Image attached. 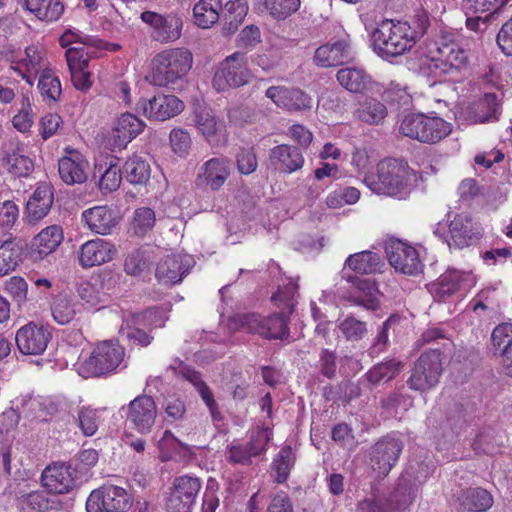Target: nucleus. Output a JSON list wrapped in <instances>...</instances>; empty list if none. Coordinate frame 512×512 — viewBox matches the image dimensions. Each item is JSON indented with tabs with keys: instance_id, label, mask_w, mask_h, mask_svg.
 Listing matches in <instances>:
<instances>
[{
	"instance_id": "4c0bfd02",
	"label": "nucleus",
	"mask_w": 512,
	"mask_h": 512,
	"mask_svg": "<svg viewBox=\"0 0 512 512\" xmlns=\"http://www.w3.org/2000/svg\"><path fill=\"white\" fill-rule=\"evenodd\" d=\"M82 219L91 231L101 235L109 234L116 225L113 211L107 206H96L85 210L82 213Z\"/></svg>"
},
{
	"instance_id": "4468645a",
	"label": "nucleus",
	"mask_w": 512,
	"mask_h": 512,
	"mask_svg": "<svg viewBox=\"0 0 512 512\" xmlns=\"http://www.w3.org/2000/svg\"><path fill=\"white\" fill-rule=\"evenodd\" d=\"M126 421L140 434L151 432L157 418V406L151 396L140 395L126 408Z\"/></svg>"
},
{
	"instance_id": "ddd939ff",
	"label": "nucleus",
	"mask_w": 512,
	"mask_h": 512,
	"mask_svg": "<svg viewBox=\"0 0 512 512\" xmlns=\"http://www.w3.org/2000/svg\"><path fill=\"white\" fill-rule=\"evenodd\" d=\"M200 489L201 482L197 477L183 475L175 478L166 501L167 512H190Z\"/></svg>"
},
{
	"instance_id": "72a5a7b5",
	"label": "nucleus",
	"mask_w": 512,
	"mask_h": 512,
	"mask_svg": "<svg viewBox=\"0 0 512 512\" xmlns=\"http://www.w3.org/2000/svg\"><path fill=\"white\" fill-rule=\"evenodd\" d=\"M468 277L465 272L448 270L436 282L429 284V292L435 300L444 302L462 287Z\"/></svg>"
},
{
	"instance_id": "79ce46f5",
	"label": "nucleus",
	"mask_w": 512,
	"mask_h": 512,
	"mask_svg": "<svg viewBox=\"0 0 512 512\" xmlns=\"http://www.w3.org/2000/svg\"><path fill=\"white\" fill-rule=\"evenodd\" d=\"M345 265L357 273L372 274L380 271L384 263L377 253L362 251L350 255L346 259Z\"/></svg>"
},
{
	"instance_id": "e433bc0d",
	"label": "nucleus",
	"mask_w": 512,
	"mask_h": 512,
	"mask_svg": "<svg viewBox=\"0 0 512 512\" xmlns=\"http://www.w3.org/2000/svg\"><path fill=\"white\" fill-rule=\"evenodd\" d=\"M404 368V363L395 358L379 362L371 367L363 376L370 389L381 383L394 379Z\"/></svg>"
},
{
	"instance_id": "0eeeda50",
	"label": "nucleus",
	"mask_w": 512,
	"mask_h": 512,
	"mask_svg": "<svg viewBox=\"0 0 512 512\" xmlns=\"http://www.w3.org/2000/svg\"><path fill=\"white\" fill-rule=\"evenodd\" d=\"M451 131V123L443 118L437 116L430 117L421 113H411L404 116L399 127V132L402 135L428 144L441 141Z\"/></svg>"
},
{
	"instance_id": "7ed1b4c3",
	"label": "nucleus",
	"mask_w": 512,
	"mask_h": 512,
	"mask_svg": "<svg viewBox=\"0 0 512 512\" xmlns=\"http://www.w3.org/2000/svg\"><path fill=\"white\" fill-rule=\"evenodd\" d=\"M414 171L400 159L386 158L377 166V177L366 176L364 183L374 193L405 198L411 191Z\"/></svg>"
},
{
	"instance_id": "f704fd0d",
	"label": "nucleus",
	"mask_w": 512,
	"mask_h": 512,
	"mask_svg": "<svg viewBox=\"0 0 512 512\" xmlns=\"http://www.w3.org/2000/svg\"><path fill=\"white\" fill-rule=\"evenodd\" d=\"M419 486L409 474H402L388 499H385L392 510H406L416 499Z\"/></svg>"
},
{
	"instance_id": "052dcab7",
	"label": "nucleus",
	"mask_w": 512,
	"mask_h": 512,
	"mask_svg": "<svg viewBox=\"0 0 512 512\" xmlns=\"http://www.w3.org/2000/svg\"><path fill=\"white\" fill-rule=\"evenodd\" d=\"M122 176V169L117 163L111 161L99 180L100 190L103 193L116 191L120 187Z\"/></svg>"
},
{
	"instance_id": "6e6552de",
	"label": "nucleus",
	"mask_w": 512,
	"mask_h": 512,
	"mask_svg": "<svg viewBox=\"0 0 512 512\" xmlns=\"http://www.w3.org/2000/svg\"><path fill=\"white\" fill-rule=\"evenodd\" d=\"M247 63V57L243 52L238 51L226 57L215 71L213 87L218 92H223L247 84L251 77Z\"/></svg>"
},
{
	"instance_id": "8fccbe9b",
	"label": "nucleus",
	"mask_w": 512,
	"mask_h": 512,
	"mask_svg": "<svg viewBox=\"0 0 512 512\" xmlns=\"http://www.w3.org/2000/svg\"><path fill=\"white\" fill-rule=\"evenodd\" d=\"M357 289L359 294L351 296V301L368 310H376L379 306V301L375 284L368 279H360L357 282Z\"/></svg>"
},
{
	"instance_id": "7c9ffc66",
	"label": "nucleus",
	"mask_w": 512,
	"mask_h": 512,
	"mask_svg": "<svg viewBox=\"0 0 512 512\" xmlns=\"http://www.w3.org/2000/svg\"><path fill=\"white\" fill-rule=\"evenodd\" d=\"M449 233L451 238V242L448 241L449 246L454 245L458 248L469 246L480 235V231L473 222V219L466 214H458L451 220Z\"/></svg>"
},
{
	"instance_id": "c03bdc74",
	"label": "nucleus",
	"mask_w": 512,
	"mask_h": 512,
	"mask_svg": "<svg viewBox=\"0 0 512 512\" xmlns=\"http://www.w3.org/2000/svg\"><path fill=\"white\" fill-rule=\"evenodd\" d=\"M122 171L125 179L133 185H145L151 175L149 163L139 156L128 158L122 167Z\"/></svg>"
},
{
	"instance_id": "a19ab883",
	"label": "nucleus",
	"mask_w": 512,
	"mask_h": 512,
	"mask_svg": "<svg viewBox=\"0 0 512 512\" xmlns=\"http://www.w3.org/2000/svg\"><path fill=\"white\" fill-rule=\"evenodd\" d=\"M336 77L339 84L352 93H363L371 86V77L360 68L340 69Z\"/></svg>"
},
{
	"instance_id": "423d86ee",
	"label": "nucleus",
	"mask_w": 512,
	"mask_h": 512,
	"mask_svg": "<svg viewBox=\"0 0 512 512\" xmlns=\"http://www.w3.org/2000/svg\"><path fill=\"white\" fill-rule=\"evenodd\" d=\"M290 314L280 310L269 316L257 313L239 314L235 320L238 327L251 334H256L266 340H287L290 336Z\"/></svg>"
},
{
	"instance_id": "f03ea898",
	"label": "nucleus",
	"mask_w": 512,
	"mask_h": 512,
	"mask_svg": "<svg viewBox=\"0 0 512 512\" xmlns=\"http://www.w3.org/2000/svg\"><path fill=\"white\" fill-rule=\"evenodd\" d=\"M192 63V53L185 48L163 50L152 59V71L147 79L152 85L176 89L182 86Z\"/></svg>"
},
{
	"instance_id": "1a4fd4ad",
	"label": "nucleus",
	"mask_w": 512,
	"mask_h": 512,
	"mask_svg": "<svg viewBox=\"0 0 512 512\" xmlns=\"http://www.w3.org/2000/svg\"><path fill=\"white\" fill-rule=\"evenodd\" d=\"M133 504V497L124 488L103 485L94 490L86 501L87 512H127Z\"/></svg>"
},
{
	"instance_id": "58836bf2",
	"label": "nucleus",
	"mask_w": 512,
	"mask_h": 512,
	"mask_svg": "<svg viewBox=\"0 0 512 512\" xmlns=\"http://www.w3.org/2000/svg\"><path fill=\"white\" fill-rule=\"evenodd\" d=\"M220 11L223 21L222 33L229 36L234 34L244 21L248 13V3L246 0H231Z\"/></svg>"
},
{
	"instance_id": "37998d69",
	"label": "nucleus",
	"mask_w": 512,
	"mask_h": 512,
	"mask_svg": "<svg viewBox=\"0 0 512 512\" xmlns=\"http://www.w3.org/2000/svg\"><path fill=\"white\" fill-rule=\"evenodd\" d=\"M24 6L39 20L56 21L64 11V5L60 0H24Z\"/></svg>"
},
{
	"instance_id": "0e129e2a",
	"label": "nucleus",
	"mask_w": 512,
	"mask_h": 512,
	"mask_svg": "<svg viewBox=\"0 0 512 512\" xmlns=\"http://www.w3.org/2000/svg\"><path fill=\"white\" fill-rule=\"evenodd\" d=\"M77 294L82 301V305L87 308H94L103 302L104 294L90 282H83L77 286Z\"/></svg>"
},
{
	"instance_id": "603ef678",
	"label": "nucleus",
	"mask_w": 512,
	"mask_h": 512,
	"mask_svg": "<svg viewBox=\"0 0 512 512\" xmlns=\"http://www.w3.org/2000/svg\"><path fill=\"white\" fill-rule=\"evenodd\" d=\"M38 89L46 99L53 102L60 100L62 94L61 83L51 70H43L39 77Z\"/></svg>"
},
{
	"instance_id": "6e6d98bb",
	"label": "nucleus",
	"mask_w": 512,
	"mask_h": 512,
	"mask_svg": "<svg viewBox=\"0 0 512 512\" xmlns=\"http://www.w3.org/2000/svg\"><path fill=\"white\" fill-rule=\"evenodd\" d=\"M21 66H24L28 73L37 74L45 66L42 51L35 46L27 47L25 58L21 59L18 66L14 68L21 74L22 78L26 79V75L21 71Z\"/></svg>"
},
{
	"instance_id": "bf43d9fd",
	"label": "nucleus",
	"mask_w": 512,
	"mask_h": 512,
	"mask_svg": "<svg viewBox=\"0 0 512 512\" xmlns=\"http://www.w3.org/2000/svg\"><path fill=\"white\" fill-rule=\"evenodd\" d=\"M149 262L150 258L146 250L134 249L127 255L124 269L127 274L138 276L148 268Z\"/></svg>"
},
{
	"instance_id": "dca6fc26",
	"label": "nucleus",
	"mask_w": 512,
	"mask_h": 512,
	"mask_svg": "<svg viewBox=\"0 0 512 512\" xmlns=\"http://www.w3.org/2000/svg\"><path fill=\"white\" fill-rule=\"evenodd\" d=\"M387 259L396 271L415 275L422 270V263L417 250L400 240L391 241L385 247Z\"/></svg>"
},
{
	"instance_id": "4d7b16f0",
	"label": "nucleus",
	"mask_w": 512,
	"mask_h": 512,
	"mask_svg": "<svg viewBox=\"0 0 512 512\" xmlns=\"http://www.w3.org/2000/svg\"><path fill=\"white\" fill-rule=\"evenodd\" d=\"M347 341H360L367 334L366 322L360 321L354 316H347L338 326Z\"/></svg>"
},
{
	"instance_id": "f257e3e1",
	"label": "nucleus",
	"mask_w": 512,
	"mask_h": 512,
	"mask_svg": "<svg viewBox=\"0 0 512 512\" xmlns=\"http://www.w3.org/2000/svg\"><path fill=\"white\" fill-rule=\"evenodd\" d=\"M425 12L418 13L413 22L385 20L373 31L374 51L385 60H392L409 52L429 27Z\"/></svg>"
},
{
	"instance_id": "9b49d317",
	"label": "nucleus",
	"mask_w": 512,
	"mask_h": 512,
	"mask_svg": "<svg viewBox=\"0 0 512 512\" xmlns=\"http://www.w3.org/2000/svg\"><path fill=\"white\" fill-rule=\"evenodd\" d=\"M140 18L151 27L152 38L160 43L174 42L181 37L183 21L176 13L144 11Z\"/></svg>"
},
{
	"instance_id": "cd10ccee",
	"label": "nucleus",
	"mask_w": 512,
	"mask_h": 512,
	"mask_svg": "<svg viewBox=\"0 0 512 512\" xmlns=\"http://www.w3.org/2000/svg\"><path fill=\"white\" fill-rule=\"evenodd\" d=\"M116 254L113 244L104 239H94L85 242L80 248V264L87 268L111 261Z\"/></svg>"
},
{
	"instance_id": "412c9836",
	"label": "nucleus",
	"mask_w": 512,
	"mask_h": 512,
	"mask_svg": "<svg viewBox=\"0 0 512 512\" xmlns=\"http://www.w3.org/2000/svg\"><path fill=\"white\" fill-rule=\"evenodd\" d=\"M269 441L267 430H256L245 444H232L228 447L227 460L234 464L250 465L252 458L266 451Z\"/></svg>"
},
{
	"instance_id": "f8f14e48",
	"label": "nucleus",
	"mask_w": 512,
	"mask_h": 512,
	"mask_svg": "<svg viewBox=\"0 0 512 512\" xmlns=\"http://www.w3.org/2000/svg\"><path fill=\"white\" fill-rule=\"evenodd\" d=\"M163 326L160 311L150 309L142 314L134 315L130 322L123 325L119 331L121 337L127 339L133 345L147 346L153 339L144 328Z\"/></svg>"
},
{
	"instance_id": "473e14b6",
	"label": "nucleus",
	"mask_w": 512,
	"mask_h": 512,
	"mask_svg": "<svg viewBox=\"0 0 512 512\" xmlns=\"http://www.w3.org/2000/svg\"><path fill=\"white\" fill-rule=\"evenodd\" d=\"M63 231L58 225L41 230L31 241V253L35 260H41L53 253L63 241Z\"/></svg>"
},
{
	"instance_id": "6ab92c4d",
	"label": "nucleus",
	"mask_w": 512,
	"mask_h": 512,
	"mask_svg": "<svg viewBox=\"0 0 512 512\" xmlns=\"http://www.w3.org/2000/svg\"><path fill=\"white\" fill-rule=\"evenodd\" d=\"M231 172V161L225 157H214L199 168L195 184L218 191L226 182Z\"/></svg>"
},
{
	"instance_id": "e2e57ef3",
	"label": "nucleus",
	"mask_w": 512,
	"mask_h": 512,
	"mask_svg": "<svg viewBox=\"0 0 512 512\" xmlns=\"http://www.w3.org/2000/svg\"><path fill=\"white\" fill-rule=\"evenodd\" d=\"M400 317L397 315H391L386 321L383 322L381 325L378 334L376 336V339L373 343V345L370 348L371 354H379L383 352L387 345H388V335L389 331L392 329L395 330V326L399 324Z\"/></svg>"
},
{
	"instance_id": "f3484780",
	"label": "nucleus",
	"mask_w": 512,
	"mask_h": 512,
	"mask_svg": "<svg viewBox=\"0 0 512 512\" xmlns=\"http://www.w3.org/2000/svg\"><path fill=\"white\" fill-rule=\"evenodd\" d=\"M50 340V331L44 326L33 322L22 326L15 335L17 348L24 355L42 354Z\"/></svg>"
},
{
	"instance_id": "338daca9",
	"label": "nucleus",
	"mask_w": 512,
	"mask_h": 512,
	"mask_svg": "<svg viewBox=\"0 0 512 512\" xmlns=\"http://www.w3.org/2000/svg\"><path fill=\"white\" fill-rule=\"evenodd\" d=\"M170 144L172 151L179 157H185L188 155L192 140L190 134L183 129H173L170 132Z\"/></svg>"
},
{
	"instance_id": "de8ad7c7",
	"label": "nucleus",
	"mask_w": 512,
	"mask_h": 512,
	"mask_svg": "<svg viewBox=\"0 0 512 512\" xmlns=\"http://www.w3.org/2000/svg\"><path fill=\"white\" fill-rule=\"evenodd\" d=\"M222 4L220 0H200L193 9L195 23L202 28H209L220 18Z\"/></svg>"
},
{
	"instance_id": "3c124183",
	"label": "nucleus",
	"mask_w": 512,
	"mask_h": 512,
	"mask_svg": "<svg viewBox=\"0 0 512 512\" xmlns=\"http://www.w3.org/2000/svg\"><path fill=\"white\" fill-rule=\"evenodd\" d=\"M491 350L495 356L502 355L512 345V324L502 323L491 334Z\"/></svg>"
},
{
	"instance_id": "393cba45",
	"label": "nucleus",
	"mask_w": 512,
	"mask_h": 512,
	"mask_svg": "<svg viewBox=\"0 0 512 512\" xmlns=\"http://www.w3.org/2000/svg\"><path fill=\"white\" fill-rule=\"evenodd\" d=\"M265 95L278 107L289 111H299L311 108V97L298 88L272 86L266 90Z\"/></svg>"
},
{
	"instance_id": "5fc2aeb1",
	"label": "nucleus",
	"mask_w": 512,
	"mask_h": 512,
	"mask_svg": "<svg viewBox=\"0 0 512 512\" xmlns=\"http://www.w3.org/2000/svg\"><path fill=\"white\" fill-rule=\"evenodd\" d=\"M263 5L274 19L284 20L299 9L300 0H263Z\"/></svg>"
},
{
	"instance_id": "774afa93",
	"label": "nucleus",
	"mask_w": 512,
	"mask_h": 512,
	"mask_svg": "<svg viewBox=\"0 0 512 512\" xmlns=\"http://www.w3.org/2000/svg\"><path fill=\"white\" fill-rule=\"evenodd\" d=\"M155 223V213L148 207H142L135 211L133 227L137 235H144Z\"/></svg>"
},
{
	"instance_id": "a878e982",
	"label": "nucleus",
	"mask_w": 512,
	"mask_h": 512,
	"mask_svg": "<svg viewBox=\"0 0 512 512\" xmlns=\"http://www.w3.org/2000/svg\"><path fill=\"white\" fill-rule=\"evenodd\" d=\"M54 201L53 187L47 182L39 183L26 204V219L35 224L49 213Z\"/></svg>"
},
{
	"instance_id": "c9c22d12",
	"label": "nucleus",
	"mask_w": 512,
	"mask_h": 512,
	"mask_svg": "<svg viewBox=\"0 0 512 512\" xmlns=\"http://www.w3.org/2000/svg\"><path fill=\"white\" fill-rule=\"evenodd\" d=\"M25 243L17 237L0 239V277L14 271L22 262Z\"/></svg>"
},
{
	"instance_id": "2f4dec72",
	"label": "nucleus",
	"mask_w": 512,
	"mask_h": 512,
	"mask_svg": "<svg viewBox=\"0 0 512 512\" xmlns=\"http://www.w3.org/2000/svg\"><path fill=\"white\" fill-rule=\"evenodd\" d=\"M189 268L190 262L186 257L168 255L158 263L156 277L163 284L174 285L182 281Z\"/></svg>"
},
{
	"instance_id": "680f3d73",
	"label": "nucleus",
	"mask_w": 512,
	"mask_h": 512,
	"mask_svg": "<svg viewBox=\"0 0 512 512\" xmlns=\"http://www.w3.org/2000/svg\"><path fill=\"white\" fill-rule=\"evenodd\" d=\"M78 425L84 436H93L98 430V411L90 407H82L78 411Z\"/></svg>"
},
{
	"instance_id": "20e7f679",
	"label": "nucleus",
	"mask_w": 512,
	"mask_h": 512,
	"mask_svg": "<svg viewBox=\"0 0 512 512\" xmlns=\"http://www.w3.org/2000/svg\"><path fill=\"white\" fill-rule=\"evenodd\" d=\"M451 346V341L445 339L441 347L430 348L423 352L410 370V376L406 381L407 386L421 394L435 388L440 381L446 353L450 351Z\"/></svg>"
},
{
	"instance_id": "864d4df0",
	"label": "nucleus",
	"mask_w": 512,
	"mask_h": 512,
	"mask_svg": "<svg viewBox=\"0 0 512 512\" xmlns=\"http://www.w3.org/2000/svg\"><path fill=\"white\" fill-rule=\"evenodd\" d=\"M295 462V457L290 446L281 448L273 461V470L276 473L275 480L284 483L289 476L290 470Z\"/></svg>"
},
{
	"instance_id": "c85d7f7f",
	"label": "nucleus",
	"mask_w": 512,
	"mask_h": 512,
	"mask_svg": "<svg viewBox=\"0 0 512 512\" xmlns=\"http://www.w3.org/2000/svg\"><path fill=\"white\" fill-rule=\"evenodd\" d=\"M88 162L77 151H69L68 156L58 162L59 176L67 185L81 184L87 180Z\"/></svg>"
},
{
	"instance_id": "aec40b11",
	"label": "nucleus",
	"mask_w": 512,
	"mask_h": 512,
	"mask_svg": "<svg viewBox=\"0 0 512 512\" xmlns=\"http://www.w3.org/2000/svg\"><path fill=\"white\" fill-rule=\"evenodd\" d=\"M468 63V52L456 42H443L437 47V55L431 60V66L440 73L450 74L459 71Z\"/></svg>"
},
{
	"instance_id": "ea45409f",
	"label": "nucleus",
	"mask_w": 512,
	"mask_h": 512,
	"mask_svg": "<svg viewBox=\"0 0 512 512\" xmlns=\"http://www.w3.org/2000/svg\"><path fill=\"white\" fill-rule=\"evenodd\" d=\"M55 502L44 491H31L17 496L15 507L18 512H49Z\"/></svg>"
},
{
	"instance_id": "9d476101",
	"label": "nucleus",
	"mask_w": 512,
	"mask_h": 512,
	"mask_svg": "<svg viewBox=\"0 0 512 512\" xmlns=\"http://www.w3.org/2000/svg\"><path fill=\"white\" fill-rule=\"evenodd\" d=\"M404 444L394 434L380 438L370 450L372 469L379 477H385L397 463Z\"/></svg>"
},
{
	"instance_id": "49530a36",
	"label": "nucleus",
	"mask_w": 512,
	"mask_h": 512,
	"mask_svg": "<svg viewBox=\"0 0 512 512\" xmlns=\"http://www.w3.org/2000/svg\"><path fill=\"white\" fill-rule=\"evenodd\" d=\"M386 115V106L374 98H366L359 103V107L354 111V116L358 120L370 125H378Z\"/></svg>"
},
{
	"instance_id": "bb28decb",
	"label": "nucleus",
	"mask_w": 512,
	"mask_h": 512,
	"mask_svg": "<svg viewBox=\"0 0 512 512\" xmlns=\"http://www.w3.org/2000/svg\"><path fill=\"white\" fill-rule=\"evenodd\" d=\"M144 123L134 114L124 113L115 123L109 142L113 149H122L143 131Z\"/></svg>"
},
{
	"instance_id": "b1692460",
	"label": "nucleus",
	"mask_w": 512,
	"mask_h": 512,
	"mask_svg": "<svg viewBox=\"0 0 512 512\" xmlns=\"http://www.w3.org/2000/svg\"><path fill=\"white\" fill-rule=\"evenodd\" d=\"M304 157L300 148L292 145L281 144L269 151V163L281 173H293L304 165Z\"/></svg>"
},
{
	"instance_id": "13d9d810",
	"label": "nucleus",
	"mask_w": 512,
	"mask_h": 512,
	"mask_svg": "<svg viewBox=\"0 0 512 512\" xmlns=\"http://www.w3.org/2000/svg\"><path fill=\"white\" fill-rule=\"evenodd\" d=\"M297 290V284L290 281L283 287H279L277 293L273 295L272 300L276 302L280 310L291 315L296 305L295 295L297 294Z\"/></svg>"
},
{
	"instance_id": "5701e85b",
	"label": "nucleus",
	"mask_w": 512,
	"mask_h": 512,
	"mask_svg": "<svg viewBox=\"0 0 512 512\" xmlns=\"http://www.w3.org/2000/svg\"><path fill=\"white\" fill-rule=\"evenodd\" d=\"M353 59V52L346 40L326 43L315 50L313 62L321 68L343 65Z\"/></svg>"
},
{
	"instance_id": "a211bd4d",
	"label": "nucleus",
	"mask_w": 512,
	"mask_h": 512,
	"mask_svg": "<svg viewBox=\"0 0 512 512\" xmlns=\"http://www.w3.org/2000/svg\"><path fill=\"white\" fill-rule=\"evenodd\" d=\"M138 107L152 120L165 121L178 115L184 109V103L175 95L157 94L151 99H142Z\"/></svg>"
},
{
	"instance_id": "69168bd1",
	"label": "nucleus",
	"mask_w": 512,
	"mask_h": 512,
	"mask_svg": "<svg viewBox=\"0 0 512 512\" xmlns=\"http://www.w3.org/2000/svg\"><path fill=\"white\" fill-rule=\"evenodd\" d=\"M463 9L468 13H494L501 11V0H463Z\"/></svg>"
},
{
	"instance_id": "a18cd8bd",
	"label": "nucleus",
	"mask_w": 512,
	"mask_h": 512,
	"mask_svg": "<svg viewBox=\"0 0 512 512\" xmlns=\"http://www.w3.org/2000/svg\"><path fill=\"white\" fill-rule=\"evenodd\" d=\"M461 507L468 512H484L493 504L492 495L483 488H470L463 492Z\"/></svg>"
},
{
	"instance_id": "c756f323",
	"label": "nucleus",
	"mask_w": 512,
	"mask_h": 512,
	"mask_svg": "<svg viewBox=\"0 0 512 512\" xmlns=\"http://www.w3.org/2000/svg\"><path fill=\"white\" fill-rule=\"evenodd\" d=\"M195 125L212 147H222L227 143V134L223 123L217 121L208 110H199L195 114Z\"/></svg>"
},
{
	"instance_id": "39448f33",
	"label": "nucleus",
	"mask_w": 512,
	"mask_h": 512,
	"mask_svg": "<svg viewBox=\"0 0 512 512\" xmlns=\"http://www.w3.org/2000/svg\"><path fill=\"white\" fill-rule=\"evenodd\" d=\"M125 349L113 341H103L88 356L80 357L77 366L83 378L101 377L114 372L123 362Z\"/></svg>"
},
{
	"instance_id": "09e8293b",
	"label": "nucleus",
	"mask_w": 512,
	"mask_h": 512,
	"mask_svg": "<svg viewBox=\"0 0 512 512\" xmlns=\"http://www.w3.org/2000/svg\"><path fill=\"white\" fill-rule=\"evenodd\" d=\"M51 313L58 324H68L78 313L77 304L68 295H56L51 303Z\"/></svg>"
},
{
	"instance_id": "4be33fe9",
	"label": "nucleus",
	"mask_w": 512,
	"mask_h": 512,
	"mask_svg": "<svg viewBox=\"0 0 512 512\" xmlns=\"http://www.w3.org/2000/svg\"><path fill=\"white\" fill-rule=\"evenodd\" d=\"M76 470L70 465L56 463L44 469L41 475L43 486L55 494L70 492L76 486Z\"/></svg>"
},
{
	"instance_id": "2eb2a0df",
	"label": "nucleus",
	"mask_w": 512,
	"mask_h": 512,
	"mask_svg": "<svg viewBox=\"0 0 512 512\" xmlns=\"http://www.w3.org/2000/svg\"><path fill=\"white\" fill-rule=\"evenodd\" d=\"M0 161L16 177H28L34 170L32 159L25 154L24 144L17 138L2 144Z\"/></svg>"
}]
</instances>
